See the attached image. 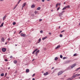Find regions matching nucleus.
I'll return each instance as SVG.
<instances>
[{"instance_id": "24", "label": "nucleus", "mask_w": 80, "mask_h": 80, "mask_svg": "<svg viewBox=\"0 0 80 80\" xmlns=\"http://www.w3.org/2000/svg\"><path fill=\"white\" fill-rule=\"evenodd\" d=\"M72 79H73L72 78H69L68 79H67V80H72Z\"/></svg>"}, {"instance_id": "63", "label": "nucleus", "mask_w": 80, "mask_h": 80, "mask_svg": "<svg viewBox=\"0 0 80 80\" xmlns=\"http://www.w3.org/2000/svg\"><path fill=\"white\" fill-rule=\"evenodd\" d=\"M59 29L60 28V26H59Z\"/></svg>"}, {"instance_id": "29", "label": "nucleus", "mask_w": 80, "mask_h": 80, "mask_svg": "<svg viewBox=\"0 0 80 80\" xmlns=\"http://www.w3.org/2000/svg\"><path fill=\"white\" fill-rule=\"evenodd\" d=\"M79 69H80V67L78 68L76 70V72H77V71H78V70H79Z\"/></svg>"}, {"instance_id": "48", "label": "nucleus", "mask_w": 80, "mask_h": 80, "mask_svg": "<svg viewBox=\"0 0 80 80\" xmlns=\"http://www.w3.org/2000/svg\"><path fill=\"white\" fill-rule=\"evenodd\" d=\"M42 2H45V0H42Z\"/></svg>"}, {"instance_id": "21", "label": "nucleus", "mask_w": 80, "mask_h": 80, "mask_svg": "<svg viewBox=\"0 0 80 80\" xmlns=\"http://www.w3.org/2000/svg\"><path fill=\"white\" fill-rule=\"evenodd\" d=\"M67 58H68L66 57H63L62 58L63 60H65V59H67Z\"/></svg>"}, {"instance_id": "60", "label": "nucleus", "mask_w": 80, "mask_h": 80, "mask_svg": "<svg viewBox=\"0 0 80 80\" xmlns=\"http://www.w3.org/2000/svg\"><path fill=\"white\" fill-rule=\"evenodd\" d=\"M0 1H1V2H3V0H0Z\"/></svg>"}, {"instance_id": "55", "label": "nucleus", "mask_w": 80, "mask_h": 80, "mask_svg": "<svg viewBox=\"0 0 80 80\" xmlns=\"http://www.w3.org/2000/svg\"><path fill=\"white\" fill-rule=\"evenodd\" d=\"M64 77H66V76H67V75H64Z\"/></svg>"}, {"instance_id": "58", "label": "nucleus", "mask_w": 80, "mask_h": 80, "mask_svg": "<svg viewBox=\"0 0 80 80\" xmlns=\"http://www.w3.org/2000/svg\"><path fill=\"white\" fill-rule=\"evenodd\" d=\"M54 68V67H53L52 68V69H53Z\"/></svg>"}, {"instance_id": "49", "label": "nucleus", "mask_w": 80, "mask_h": 80, "mask_svg": "<svg viewBox=\"0 0 80 80\" xmlns=\"http://www.w3.org/2000/svg\"><path fill=\"white\" fill-rule=\"evenodd\" d=\"M31 16H32V17H34V14H33L32 15H31Z\"/></svg>"}, {"instance_id": "61", "label": "nucleus", "mask_w": 80, "mask_h": 80, "mask_svg": "<svg viewBox=\"0 0 80 80\" xmlns=\"http://www.w3.org/2000/svg\"><path fill=\"white\" fill-rule=\"evenodd\" d=\"M7 42H6L5 43V45H7Z\"/></svg>"}, {"instance_id": "51", "label": "nucleus", "mask_w": 80, "mask_h": 80, "mask_svg": "<svg viewBox=\"0 0 80 80\" xmlns=\"http://www.w3.org/2000/svg\"><path fill=\"white\" fill-rule=\"evenodd\" d=\"M49 35H51L52 34V33H51V32H49Z\"/></svg>"}, {"instance_id": "8", "label": "nucleus", "mask_w": 80, "mask_h": 80, "mask_svg": "<svg viewBox=\"0 0 80 80\" xmlns=\"http://www.w3.org/2000/svg\"><path fill=\"white\" fill-rule=\"evenodd\" d=\"M21 35L22 37H25L26 35L25 34H23V33H21Z\"/></svg>"}, {"instance_id": "50", "label": "nucleus", "mask_w": 80, "mask_h": 80, "mask_svg": "<svg viewBox=\"0 0 80 80\" xmlns=\"http://www.w3.org/2000/svg\"><path fill=\"white\" fill-rule=\"evenodd\" d=\"M42 20V19H39V21H40V22H41Z\"/></svg>"}, {"instance_id": "46", "label": "nucleus", "mask_w": 80, "mask_h": 80, "mask_svg": "<svg viewBox=\"0 0 80 80\" xmlns=\"http://www.w3.org/2000/svg\"><path fill=\"white\" fill-rule=\"evenodd\" d=\"M16 8V7L15 6L13 8V10H15Z\"/></svg>"}, {"instance_id": "12", "label": "nucleus", "mask_w": 80, "mask_h": 80, "mask_svg": "<svg viewBox=\"0 0 80 80\" xmlns=\"http://www.w3.org/2000/svg\"><path fill=\"white\" fill-rule=\"evenodd\" d=\"M75 77H76V75L75 74L73 75L72 76V79H73V78H75Z\"/></svg>"}, {"instance_id": "39", "label": "nucleus", "mask_w": 80, "mask_h": 80, "mask_svg": "<svg viewBox=\"0 0 80 80\" xmlns=\"http://www.w3.org/2000/svg\"><path fill=\"white\" fill-rule=\"evenodd\" d=\"M7 73H6L5 74V75L4 76L5 77H6V76H7Z\"/></svg>"}, {"instance_id": "28", "label": "nucleus", "mask_w": 80, "mask_h": 80, "mask_svg": "<svg viewBox=\"0 0 80 80\" xmlns=\"http://www.w3.org/2000/svg\"><path fill=\"white\" fill-rule=\"evenodd\" d=\"M66 8H66V6H65L62 9V10H65V9H66Z\"/></svg>"}, {"instance_id": "3", "label": "nucleus", "mask_w": 80, "mask_h": 80, "mask_svg": "<svg viewBox=\"0 0 80 80\" xmlns=\"http://www.w3.org/2000/svg\"><path fill=\"white\" fill-rule=\"evenodd\" d=\"M7 18V15H5L2 18V20L3 21H4L6 19V18Z\"/></svg>"}, {"instance_id": "25", "label": "nucleus", "mask_w": 80, "mask_h": 80, "mask_svg": "<svg viewBox=\"0 0 80 80\" xmlns=\"http://www.w3.org/2000/svg\"><path fill=\"white\" fill-rule=\"evenodd\" d=\"M0 76L1 77H3V76H4V73H2L1 74Z\"/></svg>"}, {"instance_id": "33", "label": "nucleus", "mask_w": 80, "mask_h": 80, "mask_svg": "<svg viewBox=\"0 0 80 80\" xmlns=\"http://www.w3.org/2000/svg\"><path fill=\"white\" fill-rule=\"evenodd\" d=\"M58 5H59V3H57L56 4V7H58Z\"/></svg>"}, {"instance_id": "57", "label": "nucleus", "mask_w": 80, "mask_h": 80, "mask_svg": "<svg viewBox=\"0 0 80 80\" xmlns=\"http://www.w3.org/2000/svg\"><path fill=\"white\" fill-rule=\"evenodd\" d=\"M32 80H35V78H33Z\"/></svg>"}, {"instance_id": "36", "label": "nucleus", "mask_w": 80, "mask_h": 80, "mask_svg": "<svg viewBox=\"0 0 80 80\" xmlns=\"http://www.w3.org/2000/svg\"><path fill=\"white\" fill-rule=\"evenodd\" d=\"M56 69H55L54 71H53V72H52V73H53L54 72H55V71H56Z\"/></svg>"}, {"instance_id": "52", "label": "nucleus", "mask_w": 80, "mask_h": 80, "mask_svg": "<svg viewBox=\"0 0 80 80\" xmlns=\"http://www.w3.org/2000/svg\"><path fill=\"white\" fill-rule=\"evenodd\" d=\"M34 52H34V51H33V52H32V54H34V53H34Z\"/></svg>"}, {"instance_id": "30", "label": "nucleus", "mask_w": 80, "mask_h": 80, "mask_svg": "<svg viewBox=\"0 0 80 80\" xmlns=\"http://www.w3.org/2000/svg\"><path fill=\"white\" fill-rule=\"evenodd\" d=\"M15 24H16V22H13V23H12V25H15Z\"/></svg>"}, {"instance_id": "15", "label": "nucleus", "mask_w": 80, "mask_h": 80, "mask_svg": "<svg viewBox=\"0 0 80 80\" xmlns=\"http://www.w3.org/2000/svg\"><path fill=\"white\" fill-rule=\"evenodd\" d=\"M60 45H59V46H58L56 48H55V49H57V48H60Z\"/></svg>"}, {"instance_id": "38", "label": "nucleus", "mask_w": 80, "mask_h": 80, "mask_svg": "<svg viewBox=\"0 0 80 80\" xmlns=\"http://www.w3.org/2000/svg\"><path fill=\"white\" fill-rule=\"evenodd\" d=\"M5 62H7L8 61V59H5Z\"/></svg>"}, {"instance_id": "14", "label": "nucleus", "mask_w": 80, "mask_h": 80, "mask_svg": "<svg viewBox=\"0 0 80 80\" xmlns=\"http://www.w3.org/2000/svg\"><path fill=\"white\" fill-rule=\"evenodd\" d=\"M47 38V37L46 36L42 38V40H44L45 39Z\"/></svg>"}, {"instance_id": "16", "label": "nucleus", "mask_w": 80, "mask_h": 80, "mask_svg": "<svg viewBox=\"0 0 80 80\" xmlns=\"http://www.w3.org/2000/svg\"><path fill=\"white\" fill-rule=\"evenodd\" d=\"M34 13L36 14H37V13H38H38H39L36 10H35L34 11Z\"/></svg>"}, {"instance_id": "6", "label": "nucleus", "mask_w": 80, "mask_h": 80, "mask_svg": "<svg viewBox=\"0 0 80 80\" xmlns=\"http://www.w3.org/2000/svg\"><path fill=\"white\" fill-rule=\"evenodd\" d=\"M47 75H48V72H46V73H44L43 74V75H44V76H46Z\"/></svg>"}, {"instance_id": "7", "label": "nucleus", "mask_w": 80, "mask_h": 80, "mask_svg": "<svg viewBox=\"0 0 80 80\" xmlns=\"http://www.w3.org/2000/svg\"><path fill=\"white\" fill-rule=\"evenodd\" d=\"M26 3L25 2H24L23 4H22V8H23V7H25V5H26Z\"/></svg>"}, {"instance_id": "45", "label": "nucleus", "mask_w": 80, "mask_h": 80, "mask_svg": "<svg viewBox=\"0 0 80 80\" xmlns=\"http://www.w3.org/2000/svg\"><path fill=\"white\" fill-rule=\"evenodd\" d=\"M22 31H20L19 32V34H20V33H22Z\"/></svg>"}, {"instance_id": "62", "label": "nucleus", "mask_w": 80, "mask_h": 80, "mask_svg": "<svg viewBox=\"0 0 80 80\" xmlns=\"http://www.w3.org/2000/svg\"><path fill=\"white\" fill-rule=\"evenodd\" d=\"M34 59H33L32 60V61L33 62L34 60Z\"/></svg>"}, {"instance_id": "31", "label": "nucleus", "mask_w": 80, "mask_h": 80, "mask_svg": "<svg viewBox=\"0 0 80 80\" xmlns=\"http://www.w3.org/2000/svg\"><path fill=\"white\" fill-rule=\"evenodd\" d=\"M60 58H63V56H62V55H60Z\"/></svg>"}, {"instance_id": "34", "label": "nucleus", "mask_w": 80, "mask_h": 80, "mask_svg": "<svg viewBox=\"0 0 80 80\" xmlns=\"http://www.w3.org/2000/svg\"><path fill=\"white\" fill-rule=\"evenodd\" d=\"M22 0H19L18 2V4H19V3H20V1H21Z\"/></svg>"}, {"instance_id": "40", "label": "nucleus", "mask_w": 80, "mask_h": 80, "mask_svg": "<svg viewBox=\"0 0 80 80\" xmlns=\"http://www.w3.org/2000/svg\"><path fill=\"white\" fill-rule=\"evenodd\" d=\"M64 12H65V11H62L61 13H64Z\"/></svg>"}, {"instance_id": "53", "label": "nucleus", "mask_w": 80, "mask_h": 80, "mask_svg": "<svg viewBox=\"0 0 80 80\" xmlns=\"http://www.w3.org/2000/svg\"><path fill=\"white\" fill-rule=\"evenodd\" d=\"M66 3V2H64V3H63L64 5H65V3Z\"/></svg>"}, {"instance_id": "20", "label": "nucleus", "mask_w": 80, "mask_h": 80, "mask_svg": "<svg viewBox=\"0 0 80 80\" xmlns=\"http://www.w3.org/2000/svg\"><path fill=\"white\" fill-rule=\"evenodd\" d=\"M63 15V13H62V12L60 13L59 14V17H61V16H62V15Z\"/></svg>"}, {"instance_id": "9", "label": "nucleus", "mask_w": 80, "mask_h": 80, "mask_svg": "<svg viewBox=\"0 0 80 80\" xmlns=\"http://www.w3.org/2000/svg\"><path fill=\"white\" fill-rule=\"evenodd\" d=\"M70 62V60H68L66 61V63H69Z\"/></svg>"}, {"instance_id": "47", "label": "nucleus", "mask_w": 80, "mask_h": 80, "mask_svg": "<svg viewBox=\"0 0 80 80\" xmlns=\"http://www.w3.org/2000/svg\"><path fill=\"white\" fill-rule=\"evenodd\" d=\"M12 57H13V56H11L10 57V58H12Z\"/></svg>"}, {"instance_id": "27", "label": "nucleus", "mask_w": 80, "mask_h": 80, "mask_svg": "<svg viewBox=\"0 0 80 80\" xmlns=\"http://www.w3.org/2000/svg\"><path fill=\"white\" fill-rule=\"evenodd\" d=\"M41 8H40V7H38L37 8V10H40V9Z\"/></svg>"}, {"instance_id": "64", "label": "nucleus", "mask_w": 80, "mask_h": 80, "mask_svg": "<svg viewBox=\"0 0 80 80\" xmlns=\"http://www.w3.org/2000/svg\"><path fill=\"white\" fill-rule=\"evenodd\" d=\"M16 33V31H15V32H14V33Z\"/></svg>"}, {"instance_id": "5", "label": "nucleus", "mask_w": 80, "mask_h": 80, "mask_svg": "<svg viewBox=\"0 0 80 80\" xmlns=\"http://www.w3.org/2000/svg\"><path fill=\"white\" fill-rule=\"evenodd\" d=\"M40 52V51L39 50H38L35 53V55L36 56H37V55H38V53H39V52Z\"/></svg>"}, {"instance_id": "18", "label": "nucleus", "mask_w": 80, "mask_h": 80, "mask_svg": "<svg viewBox=\"0 0 80 80\" xmlns=\"http://www.w3.org/2000/svg\"><path fill=\"white\" fill-rule=\"evenodd\" d=\"M4 40H5V39H4V38H1V41L2 42H4Z\"/></svg>"}, {"instance_id": "35", "label": "nucleus", "mask_w": 80, "mask_h": 80, "mask_svg": "<svg viewBox=\"0 0 80 80\" xmlns=\"http://www.w3.org/2000/svg\"><path fill=\"white\" fill-rule=\"evenodd\" d=\"M63 37V35L62 34H60V37Z\"/></svg>"}, {"instance_id": "10", "label": "nucleus", "mask_w": 80, "mask_h": 80, "mask_svg": "<svg viewBox=\"0 0 80 80\" xmlns=\"http://www.w3.org/2000/svg\"><path fill=\"white\" fill-rule=\"evenodd\" d=\"M30 71V70L28 69H27L26 70V73H28Z\"/></svg>"}, {"instance_id": "26", "label": "nucleus", "mask_w": 80, "mask_h": 80, "mask_svg": "<svg viewBox=\"0 0 80 80\" xmlns=\"http://www.w3.org/2000/svg\"><path fill=\"white\" fill-rule=\"evenodd\" d=\"M58 58L57 57H56L55 58L54 60H55L56 61V60H58Z\"/></svg>"}, {"instance_id": "44", "label": "nucleus", "mask_w": 80, "mask_h": 80, "mask_svg": "<svg viewBox=\"0 0 80 80\" xmlns=\"http://www.w3.org/2000/svg\"><path fill=\"white\" fill-rule=\"evenodd\" d=\"M65 32V30H63V31H62L61 32V33H62V32Z\"/></svg>"}, {"instance_id": "54", "label": "nucleus", "mask_w": 80, "mask_h": 80, "mask_svg": "<svg viewBox=\"0 0 80 80\" xmlns=\"http://www.w3.org/2000/svg\"><path fill=\"white\" fill-rule=\"evenodd\" d=\"M18 5V4H17L16 5H15V7H17Z\"/></svg>"}, {"instance_id": "2", "label": "nucleus", "mask_w": 80, "mask_h": 80, "mask_svg": "<svg viewBox=\"0 0 80 80\" xmlns=\"http://www.w3.org/2000/svg\"><path fill=\"white\" fill-rule=\"evenodd\" d=\"M6 50H7V49L6 48H2V51L3 52H5Z\"/></svg>"}, {"instance_id": "56", "label": "nucleus", "mask_w": 80, "mask_h": 80, "mask_svg": "<svg viewBox=\"0 0 80 80\" xmlns=\"http://www.w3.org/2000/svg\"><path fill=\"white\" fill-rule=\"evenodd\" d=\"M10 68L9 67V68H8V70H10Z\"/></svg>"}, {"instance_id": "4", "label": "nucleus", "mask_w": 80, "mask_h": 80, "mask_svg": "<svg viewBox=\"0 0 80 80\" xmlns=\"http://www.w3.org/2000/svg\"><path fill=\"white\" fill-rule=\"evenodd\" d=\"M75 66H76V64H74L72 66H71V68H73V67H75Z\"/></svg>"}, {"instance_id": "32", "label": "nucleus", "mask_w": 80, "mask_h": 80, "mask_svg": "<svg viewBox=\"0 0 80 80\" xmlns=\"http://www.w3.org/2000/svg\"><path fill=\"white\" fill-rule=\"evenodd\" d=\"M76 56H77V53L74 54L73 55V57H76Z\"/></svg>"}, {"instance_id": "11", "label": "nucleus", "mask_w": 80, "mask_h": 80, "mask_svg": "<svg viewBox=\"0 0 80 80\" xmlns=\"http://www.w3.org/2000/svg\"><path fill=\"white\" fill-rule=\"evenodd\" d=\"M31 7L32 8H35V4L32 5Z\"/></svg>"}, {"instance_id": "22", "label": "nucleus", "mask_w": 80, "mask_h": 80, "mask_svg": "<svg viewBox=\"0 0 80 80\" xmlns=\"http://www.w3.org/2000/svg\"><path fill=\"white\" fill-rule=\"evenodd\" d=\"M66 8H70V7L69 5H68L67 6H66Z\"/></svg>"}, {"instance_id": "59", "label": "nucleus", "mask_w": 80, "mask_h": 80, "mask_svg": "<svg viewBox=\"0 0 80 80\" xmlns=\"http://www.w3.org/2000/svg\"><path fill=\"white\" fill-rule=\"evenodd\" d=\"M60 5H61V4H60V3H59V4L58 5H59V6H60Z\"/></svg>"}, {"instance_id": "42", "label": "nucleus", "mask_w": 80, "mask_h": 80, "mask_svg": "<svg viewBox=\"0 0 80 80\" xmlns=\"http://www.w3.org/2000/svg\"><path fill=\"white\" fill-rule=\"evenodd\" d=\"M35 74L34 73L33 74V75H32V77H34V76H35Z\"/></svg>"}, {"instance_id": "43", "label": "nucleus", "mask_w": 80, "mask_h": 80, "mask_svg": "<svg viewBox=\"0 0 80 80\" xmlns=\"http://www.w3.org/2000/svg\"><path fill=\"white\" fill-rule=\"evenodd\" d=\"M60 9V7H59L57 9V11H58V10H59V9Z\"/></svg>"}, {"instance_id": "1", "label": "nucleus", "mask_w": 80, "mask_h": 80, "mask_svg": "<svg viewBox=\"0 0 80 80\" xmlns=\"http://www.w3.org/2000/svg\"><path fill=\"white\" fill-rule=\"evenodd\" d=\"M65 72L64 71H60L58 73V75H62L63 72Z\"/></svg>"}, {"instance_id": "37", "label": "nucleus", "mask_w": 80, "mask_h": 80, "mask_svg": "<svg viewBox=\"0 0 80 80\" xmlns=\"http://www.w3.org/2000/svg\"><path fill=\"white\" fill-rule=\"evenodd\" d=\"M38 50V49H35L34 51V52H36V51H37V50Z\"/></svg>"}, {"instance_id": "41", "label": "nucleus", "mask_w": 80, "mask_h": 80, "mask_svg": "<svg viewBox=\"0 0 80 80\" xmlns=\"http://www.w3.org/2000/svg\"><path fill=\"white\" fill-rule=\"evenodd\" d=\"M40 32L41 33H43V31L42 30L40 31Z\"/></svg>"}, {"instance_id": "23", "label": "nucleus", "mask_w": 80, "mask_h": 80, "mask_svg": "<svg viewBox=\"0 0 80 80\" xmlns=\"http://www.w3.org/2000/svg\"><path fill=\"white\" fill-rule=\"evenodd\" d=\"M76 75V76L77 77H79V76H80V74H77Z\"/></svg>"}, {"instance_id": "17", "label": "nucleus", "mask_w": 80, "mask_h": 80, "mask_svg": "<svg viewBox=\"0 0 80 80\" xmlns=\"http://www.w3.org/2000/svg\"><path fill=\"white\" fill-rule=\"evenodd\" d=\"M40 42H41V38H40L38 40V43H39Z\"/></svg>"}, {"instance_id": "19", "label": "nucleus", "mask_w": 80, "mask_h": 80, "mask_svg": "<svg viewBox=\"0 0 80 80\" xmlns=\"http://www.w3.org/2000/svg\"><path fill=\"white\" fill-rule=\"evenodd\" d=\"M13 62L14 63H15V64H16V63H17V61L15 60L13 61Z\"/></svg>"}, {"instance_id": "13", "label": "nucleus", "mask_w": 80, "mask_h": 80, "mask_svg": "<svg viewBox=\"0 0 80 80\" xmlns=\"http://www.w3.org/2000/svg\"><path fill=\"white\" fill-rule=\"evenodd\" d=\"M3 24H4V23L2 22L1 25L0 26V28L1 27H3Z\"/></svg>"}]
</instances>
